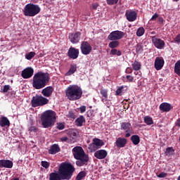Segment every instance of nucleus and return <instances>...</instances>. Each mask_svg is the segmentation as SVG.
<instances>
[{"mask_svg":"<svg viewBox=\"0 0 180 180\" xmlns=\"http://www.w3.org/2000/svg\"><path fill=\"white\" fill-rule=\"evenodd\" d=\"M75 172V167L70 162L60 163L58 173L52 172L49 174V180L71 179Z\"/></svg>","mask_w":180,"mask_h":180,"instance_id":"1","label":"nucleus"},{"mask_svg":"<svg viewBox=\"0 0 180 180\" xmlns=\"http://www.w3.org/2000/svg\"><path fill=\"white\" fill-rule=\"evenodd\" d=\"M50 82V75L49 72L39 71L35 73L32 78V86L35 89H43Z\"/></svg>","mask_w":180,"mask_h":180,"instance_id":"2","label":"nucleus"},{"mask_svg":"<svg viewBox=\"0 0 180 180\" xmlns=\"http://www.w3.org/2000/svg\"><path fill=\"white\" fill-rule=\"evenodd\" d=\"M73 157L76 161V165L77 167H84V165H88L89 162V156L85 153L84 148L81 146H76L72 150Z\"/></svg>","mask_w":180,"mask_h":180,"instance_id":"3","label":"nucleus"},{"mask_svg":"<svg viewBox=\"0 0 180 180\" xmlns=\"http://www.w3.org/2000/svg\"><path fill=\"white\" fill-rule=\"evenodd\" d=\"M56 120V112L53 110L45 111L41 117V124L44 127V129H49V127L54 126Z\"/></svg>","mask_w":180,"mask_h":180,"instance_id":"4","label":"nucleus"},{"mask_svg":"<svg viewBox=\"0 0 180 180\" xmlns=\"http://www.w3.org/2000/svg\"><path fill=\"white\" fill-rule=\"evenodd\" d=\"M65 95L69 101H78L82 96V89L77 85H70L66 89Z\"/></svg>","mask_w":180,"mask_h":180,"instance_id":"5","label":"nucleus"},{"mask_svg":"<svg viewBox=\"0 0 180 180\" xmlns=\"http://www.w3.org/2000/svg\"><path fill=\"white\" fill-rule=\"evenodd\" d=\"M40 11H41V9L40 8V6H39V5L28 4L24 7L22 12L25 16H30L31 18H33V16L39 15V13H40Z\"/></svg>","mask_w":180,"mask_h":180,"instance_id":"6","label":"nucleus"},{"mask_svg":"<svg viewBox=\"0 0 180 180\" xmlns=\"http://www.w3.org/2000/svg\"><path fill=\"white\" fill-rule=\"evenodd\" d=\"M49 102V98L41 95L37 94L35 96L32 97L31 105L32 108H39V106H45V105H48Z\"/></svg>","mask_w":180,"mask_h":180,"instance_id":"7","label":"nucleus"},{"mask_svg":"<svg viewBox=\"0 0 180 180\" xmlns=\"http://www.w3.org/2000/svg\"><path fill=\"white\" fill-rule=\"evenodd\" d=\"M124 37V32L119 30L112 31L108 37V40L113 41V40L117 41Z\"/></svg>","mask_w":180,"mask_h":180,"instance_id":"8","label":"nucleus"},{"mask_svg":"<svg viewBox=\"0 0 180 180\" xmlns=\"http://www.w3.org/2000/svg\"><path fill=\"white\" fill-rule=\"evenodd\" d=\"M151 39L152 43L156 49H158L159 50H162V49L165 47V41H164V40L160 38H157V37L155 36L151 37Z\"/></svg>","mask_w":180,"mask_h":180,"instance_id":"9","label":"nucleus"},{"mask_svg":"<svg viewBox=\"0 0 180 180\" xmlns=\"http://www.w3.org/2000/svg\"><path fill=\"white\" fill-rule=\"evenodd\" d=\"M80 50L84 56H88V54H91V51H92V46L88 41H84L81 44Z\"/></svg>","mask_w":180,"mask_h":180,"instance_id":"10","label":"nucleus"},{"mask_svg":"<svg viewBox=\"0 0 180 180\" xmlns=\"http://www.w3.org/2000/svg\"><path fill=\"white\" fill-rule=\"evenodd\" d=\"M33 74H34V70L32 67H28L21 72V77L24 79H29L33 77Z\"/></svg>","mask_w":180,"mask_h":180,"instance_id":"11","label":"nucleus"},{"mask_svg":"<svg viewBox=\"0 0 180 180\" xmlns=\"http://www.w3.org/2000/svg\"><path fill=\"white\" fill-rule=\"evenodd\" d=\"M68 56L69 58H72V60H77L79 56V50L78 49H75V47L71 46L68 51Z\"/></svg>","mask_w":180,"mask_h":180,"instance_id":"12","label":"nucleus"},{"mask_svg":"<svg viewBox=\"0 0 180 180\" xmlns=\"http://www.w3.org/2000/svg\"><path fill=\"white\" fill-rule=\"evenodd\" d=\"M95 146L96 147H102V146H103V142L101 141V139L95 138L93 139V143H90L89 146V150L91 151H95V150H96Z\"/></svg>","mask_w":180,"mask_h":180,"instance_id":"13","label":"nucleus"},{"mask_svg":"<svg viewBox=\"0 0 180 180\" xmlns=\"http://www.w3.org/2000/svg\"><path fill=\"white\" fill-rule=\"evenodd\" d=\"M125 16L128 22H134L137 19V13L133 10L127 11Z\"/></svg>","mask_w":180,"mask_h":180,"instance_id":"14","label":"nucleus"},{"mask_svg":"<svg viewBox=\"0 0 180 180\" xmlns=\"http://www.w3.org/2000/svg\"><path fill=\"white\" fill-rule=\"evenodd\" d=\"M69 40L72 44H76L79 42L81 39V32H75L69 34Z\"/></svg>","mask_w":180,"mask_h":180,"instance_id":"15","label":"nucleus"},{"mask_svg":"<svg viewBox=\"0 0 180 180\" xmlns=\"http://www.w3.org/2000/svg\"><path fill=\"white\" fill-rule=\"evenodd\" d=\"M165 61H164V58L162 57H157L155 60V68L157 71H160V70L162 69L164 67Z\"/></svg>","mask_w":180,"mask_h":180,"instance_id":"16","label":"nucleus"},{"mask_svg":"<svg viewBox=\"0 0 180 180\" xmlns=\"http://www.w3.org/2000/svg\"><path fill=\"white\" fill-rule=\"evenodd\" d=\"M173 108L174 106L168 103H162L159 106V109L162 112H170Z\"/></svg>","mask_w":180,"mask_h":180,"instance_id":"17","label":"nucleus"},{"mask_svg":"<svg viewBox=\"0 0 180 180\" xmlns=\"http://www.w3.org/2000/svg\"><path fill=\"white\" fill-rule=\"evenodd\" d=\"M54 91V88L51 86H49L41 91V94L44 98H50L53 95V91Z\"/></svg>","mask_w":180,"mask_h":180,"instance_id":"18","label":"nucleus"},{"mask_svg":"<svg viewBox=\"0 0 180 180\" xmlns=\"http://www.w3.org/2000/svg\"><path fill=\"white\" fill-rule=\"evenodd\" d=\"M94 157L98 160H103L108 157V151L105 150H99L95 152Z\"/></svg>","mask_w":180,"mask_h":180,"instance_id":"19","label":"nucleus"},{"mask_svg":"<svg viewBox=\"0 0 180 180\" xmlns=\"http://www.w3.org/2000/svg\"><path fill=\"white\" fill-rule=\"evenodd\" d=\"M13 162L9 160H0V168H13Z\"/></svg>","mask_w":180,"mask_h":180,"instance_id":"20","label":"nucleus"},{"mask_svg":"<svg viewBox=\"0 0 180 180\" xmlns=\"http://www.w3.org/2000/svg\"><path fill=\"white\" fill-rule=\"evenodd\" d=\"M116 146L118 148H123L127 144V139L122 137H119L115 141Z\"/></svg>","mask_w":180,"mask_h":180,"instance_id":"21","label":"nucleus"},{"mask_svg":"<svg viewBox=\"0 0 180 180\" xmlns=\"http://www.w3.org/2000/svg\"><path fill=\"white\" fill-rule=\"evenodd\" d=\"M60 146H58V144H53L52 146H51L49 150H48L49 154H51V155H54V154H57V153H60Z\"/></svg>","mask_w":180,"mask_h":180,"instance_id":"22","label":"nucleus"},{"mask_svg":"<svg viewBox=\"0 0 180 180\" xmlns=\"http://www.w3.org/2000/svg\"><path fill=\"white\" fill-rule=\"evenodd\" d=\"M0 126L1 127H9L11 126V122L6 117H1L0 118Z\"/></svg>","mask_w":180,"mask_h":180,"instance_id":"23","label":"nucleus"},{"mask_svg":"<svg viewBox=\"0 0 180 180\" xmlns=\"http://www.w3.org/2000/svg\"><path fill=\"white\" fill-rule=\"evenodd\" d=\"M75 123L77 127H82V126H84V123H85V117H84L83 115H80L77 119H76Z\"/></svg>","mask_w":180,"mask_h":180,"instance_id":"24","label":"nucleus"},{"mask_svg":"<svg viewBox=\"0 0 180 180\" xmlns=\"http://www.w3.org/2000/svg\"><path fill=\"white\" fill-rule=\"evenodd\" d=\"M77 72V64L70 65L69 70L65 73L66 77H70Z\"/></svg>","mask_w":180,"mask_h":180,"instance_id":"25","label":"nucleus"},{"mask_svg":"<svg viewBox=\"0 0 180 180\" xmlns=\"http://www.w3.org/2000/svg\"><path fill=\"white\" fill-rule=\"evenodd\" d=\"M108 92H109V91L106 89H101L100 90V94L102 96V102H106V101H108Z\"/></svg>","mask_w":180,"mask_h":180,"instance_id":"26","label":"nucleus"},{"mask_svg":"<svg viewBox=\"0 0 180 180\" xmlns=\"http://www.w3.org/2000/svg\"><path fill=\"white\" fill-rule=\"evenodd\" d=\"M131 129V124L130 122H122L121 130H125L126 133H129Z\"/></svg>","mask_w":180,"mask_h":180,"instance_id":"27","label":"nucleus"},{"mask_svg":"<svg viewBox=\"0 0 180 180\" xmlns=\"http://www.w3.org/2000/svg\"><path fill=\"white\" fill-rule=\"evenodd\" d=\"M143 122L147 124V126H151V124H154V120H153V117L150 116H145L143 117Z\"/></svg>","mask_w":180,"mask_h":180,"instance_id":"28","label":"nucleus"},{"mask_svg":"<svg viewBox=\"0 0 180 180\" xmlns=\"http://www.w3.org/2000/svg\"><path fill=\"white\" fill-rule=\"evenodd\" d=\"M131 67L134 71H140V70H141V63L135 60L134 63H132Z\"/></svg>","mask_w":180,"mask_h":180,"instance_id":"29","label":"nucleus"},{"mask_svg":"<svg viewBox=\"0 0 180 180\" xmlns=\"http://www.w3.org/2000/svg\"><path fill=\"white\" fill-rule=\"evenodd\" d=\"M85 176H86V172L81 171L76 176L75 180H84Z\"/></svg>","mask_w":180,"mask_h":180,"instance_id":"30","label":"nucleus"},{"mask_svg":"<svg viewBox=\"0 0 180 180\" xmlns=\"http://www.w3.org/2000/svg\"><path fill=\"white\" fill-rule=\"evenodd\" d=\"M131 141L134 146H137V144L140 143V136H139V135H133L131 137Z\"/></svg>","mask_w":180,"mask_h":180,"instance_id":"31","label":"nucleus"},{"mask_svg":"<svg viewBox=\"0 0 180 180\" xmlns=\"http://www.w3.org/2000/svg\"><path fill=\"white\" fill-rule=\"evenodd\" d=\"M119 44H120L119 41L113 40L109 43L108 46L110 47V49H116L117 47H119Z\"/></svg>","mask_w":180,"mask_h":180,"instance_id":"32","label":"nucleus"},{"mask_svg":"<svg viewBox=\"0 0 180 180\" xmlns=\"http://www.w3.org/2000/svg\"><path fill=\"white\" fill-rule=\"evenodd\" d=\"M174 72L180 77V60H178L174 65Z\"/></svg>","mask_w":180,"mask_h":180,"instance_id":"33","label":"nucleus"},{"mask_svg":"<svg viewBox=\"0 0 180 180\" xmlns=\"http://www.w3.org/2000/svg\"><path fill=\"white\" fill-rule=\"evenodd\" d=\"M144 33H146V30H144V27H140L136 31V36L138 37H141V36H143Z\"/></svg>","mask_w":180,"mask_h":180,"instance_id":"34","label":"nucleus"},{"mask_svg":"<svg viewBox=\"0 0 180 180\" xmlns=\"http://www.w3.org/2000/svg\"><path fill=\"white\" fill-rule=\"evenodd\" d=\"M124 88H127V86H119L115 91V95H117V96H122V94L123 89H124Z\"/></svg>","mask_w":180,"mask_h":180,"instance_id":"35","label":"nucleus"},{"mask_svg":"<svg viewBox=\"0 0 180 180\" xmlns=\"http://www.w3.org/2000/svg\"><path fill=\"white\" fill-rule=\"evenodd\" d=\"M110 56H117L118 57L122 56V51H118L116 49H112L110 52Z\"/></svg>","mask_w":180,"mask_h":180,"instance_id":"36","label":"nucleus"},{"mask_svg":"<svg viewBox=\"0 0 180 180\" xmlns=\"http://www.w3.org/2000/svg\"><path fill=\"white\" fill-rule=\"evenodd\" d=\"M175 153V150H174V148L172 147H168L166 148L165 151V155H172Z\"/></svg>","mask_w":180,"mask_h":180,"instance_id":"37","label":"nucleus"},{"mask_svg":"<svg viewBox=\"0 0 180 180\" xmlns=\"http://www.w3.org/2000/svg\"><path fill=\"white\" fill-rule=\"evenodd\" d=\"M35 56H36V53L31 51L25 56V58L27 60H32V58H33V57H34Z\"/></svg>","mask_w":180,"mask_h":180,"instance_id":"38","label":"nucleus"},{"mask_svg":"<svg viewBox=\"0 0 180 180\" xmlns=\"http://www.w3.org/2000/svg\"><path fill=\"white\" fill-rule=\"evenodd\" d=\"M68 117H70V119H76L77 115H75V110L69 111Z\"/></svg>","mask_w":180,"mask_h":180,"instance_id":"39","label":"nucleus"},{"mask_svg":"<svg viewBox=\"0 0 180 180\" xmlns=\"http://www.w3.org/2000/svg\"><path fill=\"white\" fill-rule=\"evenodd\" d=\"M123 78L127 79V82H134V77L131 75H127L123 77Z\"/></svg>","mask_w":180,"mask_h":180,"instance_id":"40","label":"nucleus"},{"mask_svg":"<svg viewBox=\"0 0 180 180\" xmlns=\"http://www.w3.org/2000/svg\"><path fill=\"white\" fill-rule=\"evenodd\" d=\"M41 167L45 168V169H47L50 167V162H49L47 161H41Z\"/></svg>","mask_w":180,"mask_h":180,"instance_id":"41","label":"nucleus"},{"mask_svg":"<svg viewBox=\"0 0 180 180\" xmlns=\"http://www.w3.org/2000/svg\"><path fill=\"white\" fill-rule=\"evenodd\" d=\"M57 129L58 130H64L65 129V124L64 122H60L57 124Z\"/></svg>","mask_w":180,"mask_h":180,"instance_id":"42","label":"nucleus"},{"mask_svg":"<svg viewBox=\"0 0 180 180\" xmlns=\"http://www.w3.org/2000/svg\"><path fill=\"white\" fill-rule=\"evenodd\" d=\"M135 47H136V52L137 53V54L143 51V46H141V44H138Z\"/></svg>","mask_w":180,"mask_h":180,"instance_id":"43","label":"nucleus"},{"mask_svg":"<svg viewBox=\"0 0 180 180\" xmlns=\"http://www.w3.org/2000/svg\"><path fill=\"white\" fill-rule=\"evenodd\" d=\"M108 5H116L119 0H106Z\"/></svg>","mask_w":180,"mask_h":180,"instance_id":"44","label":"nucleus"},{"mask_svg":"<svg viewBox=\"0 0 180 180\" xmlns=\"http://www.w3.org/2000/svg\"><path fill=\"white\" fill-rule=\"evenodd\" d=\"M11 89V86L10 85H5L3 88V90L1 91V92H3L4 94H6L8 91Z\"/></svg>","mask_w":180,"mask_h":180,"instance_id":"45","label":"nucleus"},{"mask_svg":"<svg viewBox=\"0 0 180 180\" xmlns=\"http://www.w3.org/2000/svg\"><path fill=\"white\" fill-rule=\"evenodd\" d=\"M167 176H168V174L162 172L160 174L157 175L158 178H167Z\"/></svg>","mask_w":180,"mask_h":180,"instance_id":"46","label":"nucleus"},{"mask_svg":"<svg viewBox=\"0 0 180 180\" xmlns=\"http://www.w3.org/2000/svg\"><path fill=\"white\" fill-rule=\"evenodd\" d=\"M174 41L176 44H180V34H177L176 37L174 38Z\"/></svg>","mask_w":180,"mask_h":180,"instance_id":"47","label":"nucleus"},{"mask_svg":"<svg viewBox=\"0 0 180 180\" xmlns=\"http://www.w3.org/2000/svg\"><path fill=\"white\" fill-rule=\"evenodd\" d=\"M98 6H99V4L94 3V4H91V9L93 11H96V9H98Z\"/></svg>","mask_w":180,"mask_h":180,"instance_id":"48","label":"nucleus"},{"mask_svg":"<svg viewBox=\"0 0 180 180\" xmlns=\"http://www.w3.org/2000/svg\"><path fill=\"white\" fill-rule=\"evenodd\" d=\"M131 72H133V68L128 67L127 68V69L125 70V73L126 74H131Z\"/></svg>","mask_w":180,"mask_h":180,"instance_id":"49","label":"nucleus"},{"mask_svg":"<svg viewBox=\"0 0 180 180\" xmlns=\"http://www.w3.org/2000/svg\"><path fill=\"white\" fill-rule=\"evenodd\" d=\"M79 110L81 113H84V112H86V106L83 105L79 108Z\"/></svg>","mask_w":180,"mask_h":180,"instance_id":"50","label":"nucleus"},{"mask_svg":"<svg viewBox=\"0 0 180 180\" xmlns=\"http://www.w3.org/2000/svg\"><path fill=\"white\" fill-rule=\"evenodd\" d=\"M93 115H94V110H89L87 111V117H92Z\"/></svg>","mask_w":180,"mask_h":180,"instance_id":"51","label":"nucleus"},{"mask_svg":"<svg viewBox=\"0 0 180 180\" xmlns=\"http://www.w3.org/2000/svg\"><path fill=\"white\" fill-rule=\"evenodd\" d=\"M157 18H158V13H155L152 18H150V20L155 21L157 20Z\"/></svg>","mask_w":180,"mask_h":180,"instance_id":"52","label":"nucleus"},{"mask_svg":"<svg viewBox=\"0 0 180 180\" xmlns=\"http://www.w3.org/2000/svg\"><path fill=\"white\" fill-rule=\"evenodd\" d=\"M29 130L30 131H34V133H36L38 129L36 127H31Z\"/></svg>","mask_w":180,"mask_h":180,"instance_id":"53","label":"nucleus"},{"mask_svg":"<svg viewBox=\"0 0 180 180\" xmlns=\"http://www.w3.org/2000/svg\"><path fill=\"white\" fill-rule=\"evenodd\" d=\"M158 22H159L160 25H162V23H164V18H162V17H159V18H158Z\"/></svg>","mask_w":180,"mask_h":180,"instance_id":"54","label":"nucleus"},{"mask_svg":"<svg viewBox=\"0 0 180 180\" xmlns=\"http://www.w3.org/2000/svg\"><path fill=\"white\" fill-rule=\"evenodd\" d=\"M175 126H177V127H180V117L176 121Z\"/></svg>","mask_w":180,"mask_h":180,"instance_id":"55","label":"nucleus"},{"mask_svg":"<svg viewBox=\"0 0 180 180\" xmlns=\"http://www.w3.org/2000/svg\"><path fill=\"white\" fill-rule=\"evenodd\" d=\"M61 141H68V137L63 136L60 139Z\"/></svg>","mask_w":180,"mask_h":180,"instance_id":"56","label":"nucleus"},{"mask_svg":"<svg viewBox=\"0 0 180 180\" xmlns=\"http://www.w3.org/2000/svg\"><path fill=\"white\" fill-rule=\"evenodd\" d=\"M125 137H126L127 139H128V137H130V133H127V134H125Z\"/></svg>","mask_w":180,"mask_h":180,"instance_id":"57","label":"nucleus"},{"mask_svg":"<svg viewBox=\"0 0 180 180\" xmlns=\"http://www.w3.org/2000/svg\"><path fill=\"white\" fill-rule=\"evenodd\" d=\"M151 34H155V31L152 32Z\"/></svg>","mask_w":180,"mask_h":180,"instance_id":"58","label":"nucleus"},{"mask_svg":"<svg viewBox=\"0 0 180 180\" xmlns=\"http://www.w3.org/2000/svg\"><path fill=\"white\" fill-rule=\"evenodd\" d=\"M134 74L135 75H137L139 74V72H134Z\"/></svg>","mask_w":180,"mask_h":180,"instance_id":"59","label":"nucleus"},{"mask_svg":"<svg viewBox=\"0 0 180 180\" xmlns=\"http://www.w3.org/2000/svg\"><path fill=\"white\" fill-rule=\"evenodd\" d=\"M174 1V2H178V1H179V0H173Z\"/></svg>","mask_w":180,"mask_h":180,"instance_id":"60","label":"nucleus"}]
</instances>
